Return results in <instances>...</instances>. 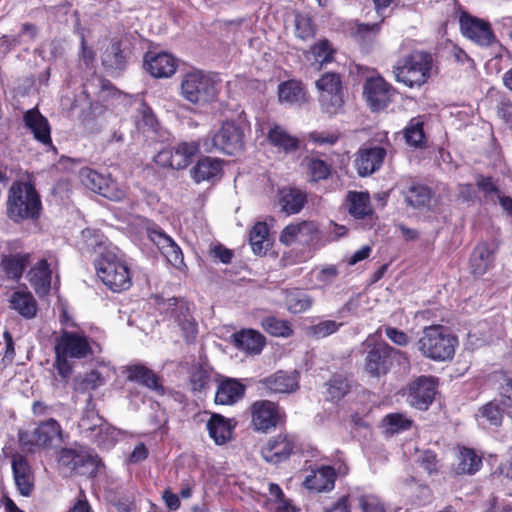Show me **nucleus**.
<instances>
[{"instance_id": "7ed1b4c3", "label": "nucleus", "mask_w": 512, "mask_h": 512, "mask_svg": "<svg viewBox=\"0 0 512 512\" xmlns=\"http://www.w3.org/2000/svg\"><path fill=\"white\" fill-rule=\"evenodd\" d=\"M42 201L34 184L15 180L7 193L6 215L14 223L36 221L42 213Z\"/></svg>"}, {"instance_id": "c85d7f7f", "label": "nucleus", "mask_w": 512, "mask_h": 512, "mask_svg": "<svg viewBox=\"0 0 512 512\" xmlns=\"http://www.w3.org/2000/svg\"><path fill=\"white\" fill-rule=\"evenodd\" d=\"M317 232L314 222L301 221L287 225L280 234V241L287 246L295 242L308 243L314 239Z\"/></svg>"}, {"instance_id": "7c9ffc66", "label": "nucleus", "mask_w": 512, "mask_h": 512, "mask_svg": "<svg viewBox=\"0 0 512 512\" xmlns=\"http://www.w3.org/2000/svg\"><path fill=\"white\" fill-rule=\"evenodd\" d=\"M308 202L305 190L296 187H283L278 191V203L287 215L299 213Z\"/></svg>"}, {"instance_id": "aec40b11", "label": "nucleus", "mask_w": 512, "mask_h": 512, "mask_svg": "<svg viewBox=\"0 0 512 512\" xmlns=\"http://www.w3.org/2000/svg\"><path fill=\"white\" fill-rule=\"evenodd\" d=\"M32 261V253L23 251H9L2 254L0 270L8 281L18 283Z\"/></svg>"}, {"instance_id": "cd10ccee", "label": "nucleus", "mask_w": 512, "mask_h": 512, "mask_svg": "<svg viewBox=\"0 0 512 512\" xmlns=\"http://www.w3.org/2000/svg\"><path fill=\"white\" fill-rule=\"evenodd\" d=\"M235 426L233 418H226L219 413H211L206 423L208 434L217 445H224L231 440Z\"/></svg>"}, {"instance_id": "37998d69", "label": "nucleus", "mask_w": 512, "mask_h": 512, "mask_svg": "<svg viewBox=\"0 0 512 512\" xmlns=\"http://www.w3.org/2000/svg\"><path fill=\"white\" fill-rule=\"evenodd\" d=\"M102 64L109 70L122 71L125 69L127 61L120 40H112L110 46L103 53Z\"/></svg>"}, {"instance_id": "4be33fe9", "label": "nucleus", "mask_w": 512, "mask_h": 512, "mask_svg": "<svg viewBox=\"0 0 512 512\" xmlns=\"http://www.w3.org/2000/svg\"><path fill=\"white\" fill-rule=\"evenodd\" d=\"M145 70L154 78H169L177 69V60L166 52L148 51L144 55Z\"/></svg>"}, {"instance_id": "f03ea898", "label": "nucleus", "mask_w": 512, "mask_h": 512, "mask_svg": "<svg viewBox=\"0 0 512 512\" xmlns=\"http://www.w3.org/2000/svg\"><path fill=\"white\" fill-rule=\"evenodd\" d=\"M90 338L83 331L62 329L54 341V368L62 379H69L73 372L70 359H85L93 355Z\"/></svg>"}, {"instance_id": "09e8293b", "label": "nucleus", "mask_w": 512, "mask_h": 512, "mask_svg": "<svg viewBox=\"0 0 512 512\" xmlns=\"http://www.w3.org/2000/svg\"><path fill=\"white\" fill-rule=\"evenodd\" d=\"M92 460L93 458L90 454H85L72 448H61L58 453V461L72 470H77L92 462Z\"/></svg>"}, {"instance_id": "338daca9", "label": "nucleus", "mask_w": 512, "mask_h": 512, "mask_svg": "<svg viewBox=\"0 0 512 512\" xmlns=\"http://www.w3.org/2000/svg\"><path fill=\"white\" fill-rule=\"evenodd\" d=\"M103 419L94 411H87L81 418L80 427L85 431L93 432L102 425Z\"/></svg>"}, {"instance_id": "4d7b16f0", "label": "nucleus", "mask_w": 512, "mask_h": 512, "mask_svg": "<svg viewBox=\"0 0 512 512\" xmlns=\"http://www.w3.org/2000/svg\"><path fill=\"white\" fill-rule=\"evenodd\" d=\"M147 236L157 246L160 252L174 242L170 236L156 225L147 228Z\"/></svg>"}, {"instance_id": "de8ad7c7", "label": "nucleus", "mask_w": 512, "mask_h": 512, "mask_svg": "<svg viewBox=\"0 0 512 512\" xmlns=\"http://www.w3.org/2000/svg\"><path fill=\"white\" fill-rule=\"evenodd\" d=\"M305 160L310 182L318 183L327 180L331 176L333 171L332 164L318 157H306Z\"/></svg>"}, {"instance_id": "e2e57ef3", "label": "nucleus", "mask_w": 512, "mask_h": 512, "mask_svg": "<svg viewBox=\"0 0 512 512\" xmlns=\"http://www.w3.org/2000/svg\"><path fill=\"white\" fill-rule=\"evenodd\" d=\"M387 425L394 428L396 431L408 430L412 426V421L406 418L401 413H391L385 417Z\"/></svg>"}, {"instance_id": "4468645a", "label": "nucleus", "mask_w": 512, "mask_h": 512, "mask_svg": "<svg viewBox=\"0 0 512 512\" xmlns=\"http://www.w3.org/2000/svg\"><path fill=\"white\" fill-rule=\"evenodd\" d=\"M438 378L432 375H420L403 390L407 402L414 408L426 411L435 400Z\"/></svg>"}, {"instance_id": "9b49d317", "label": "nucleus", "mask_w": 512, "mask_h": 512, "mask_svg": "<svg viewBox=\"0 0 512 512\" xmlns=\"http://www.w3.org/2000/svg\"><path fill=\"white\" fill-rule=\"evenodd\" d=\"M246 114L242 110L236 119H227L212 136V145L222 153L234 156L244 149Z\"/></svg>"}, {"instance_id": "603ef678", "label": "nucleus", "mask_w": 512, "mask_h": 512, "mask_svg": "<svg viewBox=\"0 0 512 512\" xmlns=\"http://www.w3.org/2000/svg\"><path fill=\"white\" fill-rule=\"evenodd\" d=\"M169 306H173L171 309V316L177 325H180L185 320L191 319L192 312L187 301L178 298L169 299Z\"/></svg>"}, {"instance_id": "680f3d73", "label": "nucleus", "mask_w": 512, "mask_h": 512, "mask_svg": "<svg viewBox=\"0 0 512 512\" xmlns=\"http://www.w3.org/2000/svg\"><path fill=\"white\" fill-rule=\"evenodd\" d=\"M359 506L363 512H386L384 504L374 495H362L359 498Z\"/></svg>"}, {"instance_id": "a19ab883", "label": "nucleus", "mask_w": 512, "mask_h": 512, "mask_svg": "<svg viewBox=\"0 0 512 512\" xmlns=\"http://www.w3.org/2000/svg\"><path fill=\"white\" fill-rule=\"evenodd\" d=\"M249 242L257 255H265L271 246L269 227L266 222H256L249 232Z\"/></svg>"}, {"instance_id": "393cba45", "label": "nucleus", "mask_w": 512, "mask_h": 512, "mask_svg": "<svg viewBox=\"0 0 512 512\" xmlns=\"http://www.w3.org/2000/svg\"><path fill=\"white\" fill-rule=\"evenodd\" d=\"M336 480L337 474L333 466L320 465L311 469V473L303 481V486L317 493L330 492L335 488Z\"/></svg>"}, {"instance_id": "a211bd4d", "label": "nucleus", "mask_w": 512, "mask_h": 512, "mask_svg": "<svg viewBox=\"0 0 512 512\" xmlns=\"http://www.w3.org/2000/svg\"><path fill=\"white\" fill-rule=\"evenodd\" d=\"M23 123L25 128L32 134L33 139L47 150L57 152L51 137V125L49 120L39 111L37 107L24 112Z\"/></svg>"}, {"instance_id": "79ce46f5", "label": "nucleus", "mask_w": 512, "mask_h": 512, "mask_svg": "<svg viewBox=\"0 0 512 512\" xmlns=\"http://www.w3.org/2000/svg\"><path fill=\"white\" fill-rule=\"evenodd\" d=\"M403 137L408 146L422 149L426 147L427 138L424 131V121L421 116L410 119L403 130Z\"/></svg>"}, {"instance_id": "774afa93", "label": "nucleus", "mask_w": 512, "mask_h": 512, "mask_svg": "<svg viewBox=\"0 0 512 512\" xmlns=\"http://www.w3.org/2000/svg\"><path fill=\"white\" fill-rule=\"evenodd\" d=\"M498 116L512 130V101L508 98H502L497 110Z\"/></svg>"}, {"instance_id": "dca6fc26", "label": "nucleus", "mask_w": 512, "mask_h": 512, "mask_svg": "<svg viewBox=\"0 0 512 512\" xmlns=\"http://www.w3.org/2000/svg\"><path fill=\"white\" fill-rule=\"evenodd\" d=\"M462 35L481 46H490L496 42V36L488 21L461 11L459 17Z\"/></svg>"}, {"instance_id": "423d86ee", "label": "nucleus", "mask_w": 512, "mask_h": 512, "mask_svg": "<svg viewBox=\"0 0 512 512\" xmlns=\"http://www.w3.org/2000/svg\"><path fill=\"white\" fill-rule=\"evenodd\" d=\"M433 63L430 52L413 50L393 65L392 73L396 82L408 88H420L431 77Z\"/></svg>"}, {"instance_id": "49530a36", "label": "nucleus", "mask_w": 512, "mask_h": 512, "mask_svg": "<svg viewBox=\"0 0 512 512\" xmlns=\"http://www.w3.org/2000/svg\"><path fill=\"white\" fill-rule=\"evenodd\" d=\"M482 467V457L474 449L463 447L459 452L457 471L461 474L473 475Z\"/></svg>"}, {"instance_id": "5fc2aeb1", "label": "nucleus", "mask_w": 512, "mask_h": 512, "mask_svg": "<svg viewBox=\"0 0 512 512\" xmlns=\"http://www.w3.org/2000/svg\"><path fill=\"white\" fill-rule=\"evenodd\" d=\"M476 186L484 195V197L488 200L491 195L501 194L500 188L497 184V180H495L492 176H485L483 174H477L475 176Z\"/></svg>"}, {"instance_id": "9d476101", "label": "nucleus", "mask_w": 512, "mask_h": 512, "mask_svg": "<svg viewBox=\"0 0 512 512\" xmlns=\"http://www.w3.org/2000/svg\"><path fill=\"white\" fill-rule=\"evenodd\" d=\"M19 445L32 451L37 449H49L63 443V430L60 423L49 418L41 421L33 430L20 429L18 431Z\"/></svg>"}, {"instance_id": "052dcab7", "label": "nucleus", "mask_w": 512, "mask_h": 512, "mask_svg": "<svg viewBox=\"0 0 512 512\" xmlns=\"http://www.w3.org/2000/svg\"><path fill=\"white\" fill-rule=\"evenodd\" d=\"M379 23H359L356 26L355 37L361 41H370L380 32Z\"/></svg>"}, {"instance_id": "864d4df0", "label": "nucleus", "mask_w": 512, "mask_h": 512, "mask_svg": "<svg viewBox=\"0 0 512 512\" xmlns=\"http://www.w3.org/2000/svg\"><path fill=\"white\" fill-rule=\"evenodd\" d=\"M501 382L498 387L499 402L504 408H512V377L507 372H501Z\"/></svg>"}, {"instance_id": "f704fd0d", "label": "nucleus", "mask_w": 512, "mask_h": 512, "mask_svg": "<svg viewBox=\"0 0 512 512\" xmlns=\"http://www.w3.org/2000/svg\"><path fill=\"white\" fill-rule=\"evenodd\" d=\"M327 400L338 403L351 393L355 382L346 374L336 373L326 382Z\"/></svg>"}, {"instance_id": "6e6552de", "label": "nucleus", "mask_w": 512, "mask_h": 512, "mask_svg": "<svg viewBox=\"0 0 512 512\" xmlns=\"http://www.w3.org/2000/svg\"><path fill=\"white\" fill-rule=\"evenodd\" d=\"M249 427L259 434H269L276 429L285 426L287 414L278 402L259 399L253 401L247 408Z\"/></svg>"}, {"instance_id": "3c124183", "label": "nucleus", "mask_w": 512, "mask_h": 512, "mask_svg": "<svg viewBox=\"0 0 512 512\" xmlns=\"http://www.w3.org/2000/svg\"><path fill=\"white\" fill-rule=\"evenodd\" d=\"M295 36L302 40L312 39L316 35L317 26L309 14L296 13L294 19Z\"/></svg>"}, {"instance_id": "bb28decb", "label": "nucleus", "mask_w": 512, "mask_h": 512, "mask_svg": "<svg viewBox=\"0 0 512 512\" xmlns=\"http://www.w3.org/2000/svg\"><path fill=\"white\" fill-rule=\"evenodd\" d=\"M27 279L36 294L47 295L51 289L52 270L47 259H39L27 272Z\"/></svg>"}, {"instance_id": "5701e85b", "label": "nucleus", "mask_w": 512, "mask_h": 512, "mask_svg": "<svg viewBox=\"0 0 512 512\" xmlns=\"http://www.w3.org/2000/svg\"><path fill=\"white\" fill-rule=\"evenodd\" d=\"M246 389V385L239 379L219 376L214 403L216 405H234L244 398Z\"/></svg>"}, {"instance_id": "4c0bfd02", "label": "nucleus", "mask_w": 512, "mask_h": 512, "mask_svg": "<svg viewBox=\"0 0 512 512\" xmlns=\"http://www.w3.org/2000/svg\"><path fill=\"white\" fill-rule=\"evenodd\" d=\"M308 53L313 56L317 70L321 71L327 65L335 62L337 49L329 39L321 38L309 47Z\"/></svg>"}, {"instance_id": "58836bf2", "label": "nucleus", "mask_w": 512, "mask_h": 512, "mask_svg": "<svg viewBox=\"0 0 512 512\" xmlns=\"http://www.w3.org/2000/svg\"><path fill=\"white\" fill-rule=\"evenodd\" d=\"M347 205L350 215L355 219H365L373 214L368 192L350 191L347 196Z\"/></svg>"}, {"instance_id": "2f4dec72", "label": "nucleus", "mask_w": 512, "mask_h": 512, "mask_svg": "<svg viewBox=\"0 0 512 512\" xmlns=\"http://www.w3.org/2000/svg\"><path fill=\"white\" fill-rule=\"evenodd\" d=\"M497 247L491 248L487 242H479L470 257V269L473 275L482 276L494 264V255Z\"/></svg>"}, {"instance_id": "72a5a7b5", "label": "nucleus", "mask_w": 512, "mask_h": 512, "mask_svg": "<svg viewBox=\"0 0 512 512\" xmlns=\"http://www.w3.org/2000/svg\"><path fill=\"white\" fill-rule=\"evenodd\" d=\"M234 346L250 354H259L265 344V337L253 329H242L232 335Z\"/></svg>"}, {"instance_id": "13d9d810", "label": "nucleus", "mask_w": 512, "mask_h": 512, "mask_svg": "<svg viewBox=\"0 0 512 512\" xmlns=\"http://www.w3.org/2000/svg\"><path fill=\"white\" fill-rule=\"evenodd\" d=\"M167 262L176 268H181L184 265V258L181 248L174 241L168 245L167 248L161 251Z\"/></svg>"}, {"instance_id": "c9c22d12", "label": "nucleus", "mask_w": 512, "mask_h": 512, "mask_svg": "<svg viewBox=\"0 0 512 512\" xmlns=\"http://www.w3.org/2000/svg\"><path fill=\"white\" fill-rule=\"evenodd\" d=\"M266 138L270 145L285 153L296 152L300 146L299 139L290 135L278 124H273L270 127Z\"/></svg>"}, {"instance_id": "ea45409f", "label": "nucleus", "mask_w": 512, "mask_h": 512, "mask_svg": "<svg viewBox=\"0 0 512 512\" xmlns=\"http://www.w3.org/2000/svg\"><path fill=\"white\" fill-rule=\"evenodd\" d=\"M9 303L10 308L17 311L24 318L31 319L36 315L37 303L29 291L18 290L13 292Z\"/></svg>"}, {"instance_id": "6ab92c4d", "label": "nucleus", "mask_w": 512, "mask_h": 512, "mask_svg": "<svg viewBox=\"0 0 512 512\" xmlns=\"http://www.w3.org/2000/svg\"><path fill=\"white\" fill-rule=\"evenodd\" d=\"M11 468L19 494L30 497L35 489V475L26 456L20 453L13 454L11 456Z\"/></svg>"}, {"instance_id": "b1692460", "label": "nucleus", "mask_w": 512, "mask_h": 512, "mask_svg": "<svg viewBox=\"0 0 512 512\" xmlns=\"http://www.w3.org/2000/svg\"><path fill=\"white\" fill-rule=\"evenodd\" d=\"M386 155V149L382 146L361 147L355 158V167L358 174L365 177L379 170Z\"/></svg>"}, {"instance_id": "412c9836", "label": "nucleus", "mask_w": 512, "mask_h": 512, "mask_svg": "<svg viewBox=\"0 0 512 512\" xmlns=\"http://www.w3.org/2000/svg\"><path fill=\"white\" fill-rule=\"evenodd\" d=\"M259 384L268 394H290L299 388V373L279 370L260 379Z\"/></svg>"}, {"instance_id": "bf43d9fd", "label": "nucleus", "mask_w": 512, "mask_h": 512, "mask_svg": "<svg viewBox=\"0 0 512 512\" xmlns=\"http://www.w3.org/2000/svg\"><path fill=\"white\" fill-rule=\"evenodd\" d=\"M341 325L334 320H324L312 326L311 331L315 337L324 338L337 332Z\"/></svg>"}, {"instance_id": "a878e982", "label": "nucleus", "mask_w": 512, "mask_h": 512, "mask_svg": "<svg viewBox=\"0 0 512 512\" xmlns=\"http://www.w3.org/2000/svg\"><path fill=\"white\" fill-rule=\"evenodd\" d=\"M127 380L135 382L158 394L164 393L161 377L144 364L128 365L125 369Z\"/></svg>"}, {"instance_id": "1a4fd4ad", "label": "nucleus", "mask_w": 512, "mask_h": 512, "mask_svg": "<svg viewBox=\"0 0 512 512\" xmlns=\"http://www.w3.org/2000/svg\"><path fill=\"white\" fill-rule=\"evenodd\" d=\"M318 103L322 111L329 116L338 114L345 104V86L343 75L335 71H326L315 81Z\"/></svg>"}, {"instance_id": "0e129e2a", "label": "nucleus", "mask_w": 512, "mask_h": 512, "mask_svg": "<svg viewBox=\"0 0 512 512\" xmlns=\"http://www.w3.org/2000/svg\"><path fill=\"white\" fill-rule=\"evenodd\" d=\"M178 326L186 343H193L198 333V324L194 317L192 316L191 319L185 320Z\"/></svg>"}, {"instance_id": "473e14b6", "label": "nucleus", "mask_w": 512, "mask_h": 512, "mask_svg": "<svg viewBox=\"0 0 512 512\" xmlns=\"http://www.w3.org/2000/svg\"><path fill=\"white\" fill-rule=\"evenodd\" d=\"M402 195L408 206L422 208L429 205L433 193L429 186L409 179L402 190Z\"/></svg>"}, {"instance_id": "c03bdc74", "label": "nucleus", "mask_w": 512, "mask_h": 512, "mask_svg": "<svg viewBox=\"0 0 512 512\" xmlns=\"http://www.w3.org/2000/svg\"><path fill=\"white\" fill-rule=\"evenodd\" d=\"M285 304L289 312L299 314L309 310L313 304L312 298L299 288L286 291Z\"/></svg>"}, {"instance_id": "f3484780", "label": "nucleus", "mask_w": 512, "mask_h": 512, "mask_svg": "<svg viewBox=\"0 0 512 512\" xmlns=\"http://www.w3.org/2000/svg\"><path fill=\"white\" fill-rule=\"evenodd\" d=\"M81 183L89 190L112 201L121 200L124 196L123 190L117 187V183L110 177L105 176L94 169L84 167L79 172Z\"/></svg>"}, {"instance_id": "2eb2a0df", "label": "nucleus", "mask_w": 512, "mask_h": 512, "mask_svg": "<svg viewBox=\"0 0 512 512\" xmlns=\"http://www.w3.org/2000/svg\"><path fill=\"white\" fill-rule=\"evenodd\" d=\"M396 94L397 89L380 75L368 77L363 84V96L372 112L386 109Z\"/></svg>"}, {"instance_id": "f257e3e1", "label": "nucleus", "mask_w": 512, "mask_h": 512, "mask_svg": "<svg viewBox=\"0 0 512 512\" xmlns=\"http://www.w3.org/2000/svg\"><path fill=\"white\" fill-rule=\"evenodd\" d=\"M88 250L99 252L95 262L98 278L112 292L120 293L132 285V272L127 262L105 245L104 235L90 229L82 232Z\"/></svg>"}, {"instance_id": "8fccbe9b", "label": "nucleus", "mask_w": 512, "mask_h": 512, "mask_svg": "<svg viewBox=\"0 0 512 512\" xmlns=\"http://www.w3.org/2000/svg\"><path fill=\"white\" fill-rule=\"evenodd\" d=\"M504 408L496 399L482 405L479 410V416L489 422L490 425L499 427L504 419Z\"/></svg>"}, {"instance_id": "39448f33", "label": "nucleus", "mask_w": 512, "mask_h": 512, "mask_svg": "<svg viewBox=\"0 0 512 512\" xmlns=\"http://www.w3.org/2000/svg\"><path fill=\"white\" fill-rule=\"evenodd\" d=\"M419 353L434 362L451 361L458 346V338L440 324L423 328L416 342Z\"/></svg>"}, {"instance_id": "6e6d98bb", "label": "nucleus", "mask_w": 512, "mask_h": 512, "mask_svg": "<svg viewBox=\"0 0 512 512\" xmlns=\"http://www.w3.org/2000/svg\"><path fill=\"white\" fill-rule=\"evenodd\" d=\"M211 380L210 373L202 367L197 368L190 376V385L193 393H201L208 389Z\"/></svg>"}, {"instance_id": "e433bc0d", "label": "nucleus", "mask_w": 512, "mask_h": 512, "mask_svg": "<svg viewBox=\"0 0 512 512\" xmlns=\"http://www.w3.org/2000/svg\"><path fill=\"white\" fill-rule=\"evenodd\" d=\"M222 172V161L205 156L200 158L191 169V177L196 183L209 181Z\"/></svg>"}, {"instance_id": "f8f14e48", "label": "nucleus", "mask_w": 512, "mask_h": 512, "mask_svg": "<svg viewBox=\"0 0 512 512\" xmlns=\"http://www.w3.org/2000/svg\"><path fill=\"white\" fill-rule=\"evenodd\" d=\"M302 452L299 437L287 431H281L269 437L260 447L262 459L270 464L278 465L286 462L291 456Z\"/></svg>"}, {"instance_id": "a18cd8bd", "label": "nucleus", "mask_w": 512, "mask_h": 512, "mask_svg": "<svg viewBox=\"0 0 512 512\" xmlns=\"http://www.w3.org/2000/svg\"><path fill=\"white\" fill-rule=\"evenodd\" d=\"M262 329L273 337L289 338L294 330L290 321L276 316H266L261 321Z\"/></svg>"}, {"instance_id": "0eeeda50", "label": "nucleus", "mask_w": 512, "mask_h": 512, "mask_svg": "<svg viewBox=\"0 0 512 512\" xmlns=\"http://www.w3.org/2000/svg\"><path fill=\"white\" fill-rule=\"evenodd\" d=\"M217 81L202 70L186 72L180 82L179 95L195 106H206L218 98Z\"/></svg>"}, {"instance_id": "69168bd1", "label": "nucleus", "mask_w": 512, "mask_h": 512, "mask_svg": "<svg viewBox=\"0 0 512 512\" xmlns=\"http://www.w3.org/2000/svg\"><path fill=\"white\" fill-rule=\"evenodd\" d=\"M385 335L391 342L401 347L407 346L410 341L406 332L391 326L385 328Z\"/></svg>"}, {"instance_id": "ddd939ff", "label": "nucleus", "mask_w": 512, "mask_h": 512, "mask_svg": "<svg viewBox=\"0 0 512 512\" xmlns=\"http://www.w3.org/2000/svg\"><path fill=\"white\" fill-rule=\"evenodd\" d=\"M198 141H182L173 147H166L160 150L154 157V162L163 168L176 170L188 167L194 157L200 152Z\"/></svg>"}, {"instance_id": "c756f323", "label": "nucleus", "mask_w": 512, "mask_h": 512, "mask_svg": "<svg viewBox=\"0 0 512 512\" xmlns=\"http://www.w3.org/2000/svg\"><path fill=\"white\" fill-rule=\"evenodd\" d=\"M280 103L303 104L308 101L309 94L306 85L300 79H288L277 87Z\"/></svg>"}, {"instance_id": "20e7f679", "label": "nucleus", "mask_w": 512, "mask_h": 512, "mask_svg": "<svg viewBox=\"0 0 512 512\" xmlns=\"http://www.w3.org/2000/svg\"><path fill=\"white\" fill-rule=\"evenodd\" d=\"M361 348L363 368L371 378L379 379L386 376L395 360H403L409 364L407 352L392 347L384 340H377L372 335L362 342Z\"/></svg>"}]
</instances>
